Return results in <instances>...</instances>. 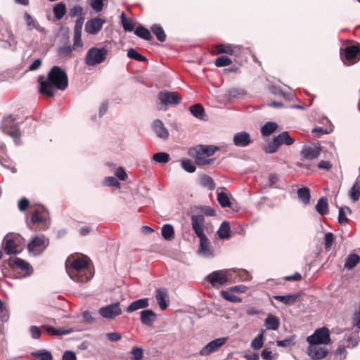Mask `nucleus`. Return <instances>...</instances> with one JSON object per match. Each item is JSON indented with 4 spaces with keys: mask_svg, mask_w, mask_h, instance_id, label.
<instances>
[{
    "mask_svg": "<svg viewBox=\"0 0 360 360\" xmlns=\"http://www.w3.org/2000/svg\"><path fill=\"white\" fill-rule=\"evenodd\" d=\"M134 34L145 40H150L152 38L150 31L142 25H139L136 28Z\"/></svg>",
    "mask_w": 360,
    "mask_h": 360,
    "instance_id": "a18cd8bd",
    "label": "nucleus"
},
{
    "mask_svg": "<svg viewBox=\"0 0 360 360\" xmlns=\"http://www.w3.org/2000/svg\"><path fill=\"white\" fill-rule=\"evenodd\" d=\"M158 99L164 105H178L181 103V98L176 91H161L158 94Z\"/></svg>",
    "mask_w": 360,
    "mask_h": 360,
    "instance_id": "9d476101",
    "label": "nucleus"
},
{
    "mask_svg": "<svg viewBox=\"0 0 360 360\" xmlns=\"http://www.w3.org/2000/svg\"><path fill=\"white\" fill-rule=\"evenodd\" d=\"M307 354L313 359H322L326 356L328 352L319 345H310L307 348Z\"/></svg>",
    "mask_w": 360,
    "mask_h": 360,
    "instance_id": "412c9836",
    "label": "nucleus"
},
{
    "mask_svg": "<svg viewBox=\"0 0 360 360\" xmlns=\"http://www.w3.org/2000/svg\"><path fill=\"white\" fill-rule=\"evenodd\" d=\"M217 51L220 53H227L231 56H236L234 49H239L238 46H233L231 44H219L216 46Z\"/></svg>",
    "mask_w": 360,
    "mask_h": 360,
    "instance_id": "4c0bfd02",
    "label": "nucleus"
},
{
    "mask_svg": "<svg viewBox=\"0 0 360 360\" xmlns=\"http://www.w3.org/2000/svg\"><path fill=\"white\" fill-rule=\"evenodd\" d=\"M245 91L240 88H232L227 92V95L230 98H240L245 96Z\"/></svg>",
    "mask_w": 360,
    "mask_h": 360,
    "instance_id": "603ef678",
    "label": "nucleus"
},
{
    "mask_svg": "<svg viewBox=\"0 0 360 360\" xmlns=\"http://www.w3.org/2000/svg\"><path fill=\"white\" fill-rule=\"evenodd\" d=\"M274 139L275 143L279 146L282 144L290 146L295 142L294 139L290 136L289 133L288 131H283V133L278 134V136H276Z\"/></svg>",
    "mask_w": 360,
    "mask_h": 360,
    "instance_id": "c85d7f7f",
    "label": "nucleus"
},
{
    "mask_svg": "<svg viewBox=\"0 0 360 360\" xmlns=\"http://www.w3.org/2000/svg\"><path fill=\"white\" fill-rule=\"evenodd\" d=\"M217 200L220 205L223 207H229L231 206V201L226 193L221 192L218 193Z\"/></svg>",
    "mask_w": 360,
    "mask_h": 360,
    "instance_id": "6e6d98bb",
    "label": "nucleus"
},
{
    "mask_svg": "<svg viewBox=\"0 0 360 360\" xmlns=\"http://www.w3.org/2000/svg\"><path fill=\"white\" fill-rule=\"evenodd\" d=\"M104 185L110 187H112L117 189H120L121 184L114 176H108L104 179Z\"/></svg>",
    "mask_w": 360,
    "mask_h": 360,
    "instance_id": "4d7b16f0",
    "label": "nucleus"
},
{
    "mask_svg": "<svg viewBox=\"0 0 360 360\" xmlns=\"http://www.w3.org/2000/svg\"><path fill=\"white\" fill-rule=\"evenodd\" d=\"M181 166L188 173H193L196 169L195 165L189 159H183L181 162Z\"/></svg>",
    "mask_w": 360,
    "mask_h": 360,
    "instance_id": "5fc2aeb1",
    "label": "nucleus"
},
{
    "mask_svg": "<svg viewBox=\"0 0 360 360\" xmlns=\"http://www.w3.org/2000/svg\"><path fill=\"white\" fill-rule=\"evenodd\" d=\"M8 264L13 269H19L24 272V274L20 276V278L28 277L33 273V269L32 266L27 262L21 258L15 257L13 259H10L8 260Z\"/></svg>",
    "mask_w": 360,
    "mask_h": 360,
    "instance_id": "6e6552de",
    "label": "nucleus"
},
{
    "mask_svg": "<svg viewBox=\"0 0 360 360\" xmlns=\"http://www.w3.org/2000/svg\"><path fill=\"white\" fill-rule=\"evenodd\" d=\"M105 22L104 19L95 18L87 20L85 25V31L90 34H98Z\"/></svg>",
    "mask_w": 360,
    "mask_h": 360,
    "instance_id": "2eb2a0df",
    "label": "nucleus"
},
{
    "mask_svg": "<svg viewBox=\"0 0 360 360\" xmlns=\"http://www.w3.org/2000/svg\"><path fill=\"white\" fill-rule=\"evenodd\" d=\"M352 212L351 209L349 207H341L339 208L338 212V222L340 224H344L348 221V218L347 217V213L350 214Z\"/></svg>",
    "mask_w": 360,
    "mask_h": 360,
    "instance_id": "09e8293b",
    "label": "nucleus"
},
{
    "mask_svg": "<svg viewBox=\"0 0 360 360\" xmlns=\"http://www.w3.org/2000/svg\"><path fill=\"white\" fill-rule=\"evenodd\" d=\"M152 127L158 137L163 139L168 138L169 131L162 120L159 119L154 120Z\"/></svg>",
    "mask_w": 360,
    "mask_h": 360,
    "instance_id": "4be33fe9",
    "label": "nucleus"
},
{
    "mask_svg": "<svg viewBox=\"0 0 360 360\" xmlns=\"http://www.w3.org/2000/svg\"><path fill=\"white\" fill-rule=\"evenodd\" d=\"M65 266L66 271L72 280L78 282L84 281L83 278L77 277V274L84 271L87 266L86 262L83 259L77 258L71 261L68 258L65 262Z\"/></svg>",
    "mask_w": 360,
    "mask_h": 360,
    "instance_id": "7ed1b4c3",
    "label": "nucleus"
},
{
    "mask_svg": "<svg viewBox=\"0 0 360 360\" xmlns=\"http://www.w3.org/2000/svg\"><path fill=\"white\" fill-rule=\"evenodd\" d=\"M232 60L226 56L218 57L215 60V65L217 67H224L231 65Z\"/></svg>",
    "mask_w": 360,
    "mask_h": 360,
    "instance_id": "e2e57ef3",
    "label": "nucleus"
},
{
    "mask_svg": "<svg viewBox=\"0 0 360 360\" xmlns=\"http://www.w3.org/2000/svg\"><path fill=\"white\" fill-rule=\"evenodd\" d=\"M299 297L298 294H289L286 295H274V299L278 300L279 302H283V304L291 305L295 304L297 298Z\"/></svg>",
    "mask_w": 360,
    "mask_h": 360,
    "instance_id": "c756f323",
    "label": "nucleus"
},
{
    "mask_svg": "<svg viewBox=\"0 0 360 360\" xmlns=\"http://www.w3.org/2000/svg\"><path fill=\"white\" fill-rule=\"evenodd\" d=\"M192 229L197 237L205 235L203 226L205 217L203 214H193L191 217Z\"/></svg>",
    "mask_w": 360,
    "mask_h": 360,
    "instance_id": "dca6fc26",
    "label": "nucleus"
},
{
    "mask_svg": "<svg viewBox=\"0 0 360 360\" xmlns=\"http://www.w3.org/2000/svg\"><path fill=\"white\" fill-rule=\"evenodd\" d=\"M169 159L170 158L168 153L165 152H158L153 155L152 162L165 164L169 161Z\"/></svg>",
    "mask_w": 360,
    "mask_h": 360,
    "instance_id": "c03bdc74",
    "label": "nucleus"
},
{
    "mask_svg": "<svg viewBox=\"0 0 360 360\" xmlns=\"http://www.w3.org/2000/svg\"><path fill=\"white\" fill-rule=\"evenodd\" d=\"M130 354L132 355L131 360H141L143 357V350L141 347H132Z\"/></svg>",
    "mask_w": 360,
    "mask_h": 360,
    "instance_id": "052dcab7",
    "label": "nucleus"
},
{
    "mask_svg": "<svg viewBox=\"0 0 360 360\" xmlns=\"http://www.w3.org/2000/svg\"><path fill=\"white\" fill-rule=\"evenodd\" d=\"M83 11V8L81 6L75 5L69 10L68 14L71 18H75L76 16H79V18L81 16H84Z\"/></svg>",
    "mask_w": 360,
    "mask_h": 360,
    "instance_id": "bf43d9fd",
    "label": "nucleus"
},
{
    "mask_svg": "<svg viewBox=\"0 0 360 360\" xmlns=\"http://www.w3.org/2000/svg\"><path fill=\"white\" fill-rule=\"evenodd\" d=\"M360 47L359 46H349L345 49H340V55L343 60L354 63L359 60Z\"/></svg>",
    "mask_w": 360,
    "mask_h": 360,
    "instance_id": "f8f14e48",
    "label": "nucleus"
},
{
    "mask_svg": "<svg viewBox=\"0 0 360 360\" xmlns=\"http://www.w3.org/2000/svg\"><path fill=\"white\" fill-rule=\"evenodd\" d=\"M189 110L192 115L195 117L205 120V113L203 107L200 104H195L190 107Z\"/></svg>",
    "mask_w": 360,
    "mask_h": 360,
    "instance_id": "2f4dec72",
    "label": "nucleus"
},
{
    "mask_svg": "<svg viewBox=\"0 0 360 360\" xmlns=\"http://www.w3.org/2000/svg\"><path fill=\"white\" fill-rule=\"evenodd\" d=\"M198 238H199L198 254L205 258H213L215 255L214 250L206 235Z\"/></svg>",
    "mask_w": 360,
    "mask_h": 360,
    "instance_id": "0eeeda50",
    "label": "nucleus"
},
{
    "mask_svg": "<svg viewBox=\"0 0 360 360\" xmlns=\"http://www.w3.org/2000/svg\"><path fill=\"white\" fill-rule=\"evenodd\" d=\"M158 316L152 309H143L140 313V321L143 325L152 327L157 321Z\"/></svg>",
    "mask_w": 360,
    "mask_h": 360,
    "instance_id": "6ab92c4d",
    "label": "nucleus"
},
{
    "mask_svg": "<svg viewBox=\"0 0 360 360\" xmlns=\"http://www.w3.org/2000/svg\"><path fill=\"white\" fill-rule=\"evenodd\" d=\"M161 233L162 237L167 240H171L174 238V229L173 226L169 224L162 226Z\"/></svg>",
    "mask_w": 360,
    "mask_h": 360,
    "instance_id": "58836bf2",
    "label": "nucleus"
},
{
    "mask_svg": "<svg viewBox=\"0 0 360 360\" xmlns=\"http://www.w3.org/2000/svg\"><path fill=\"white\" fill-rule=\"evenodd\" d=\"M49 240L44 235L35 236L27 244V249L30 252H36L40 250L43 252L49 245Z\"/></svg>",
    "mask_w": 360,
    "mask_h": 360,
    "instance_id": "ddd939ff",
    "label": "nucleus"
},
{
    "mask_svg": "<svg viewBox=\"0 0 360 360\" xmlns=\"http://www.w3.org/2000/svg\"><path fill=\"white\" fill-rule=\"evenodd\" d=\"M267 330H276L280 325L279 319L274 315L269 314L264 321Z\"/></svg>",
    "mask_w": 360,
    "mask_h": 360,
    "instance_id": "7c9ffc66",
    "label": "nucleus"
},
{
    "mask_svg": "<svg viewBox=\"0 0 360 360\" xmlns=\"http://www.w3.org/2000/svg\"><path fill=\"white\" fill-rule=\"evenodd\" d=\"M349 197L353 202L357 201L360 198V180L356 179L349 191Z\"/></svg>",
    "mask_w": 360,
    "mask_h": 360,
    "instance_id": "79ce46f5",
    "label": "nucleus"
},
{
    "mask_svg": "<svg viewBox=\"0 0 360 360\" xmlns=\"http://www.w3.org/2000/svg\"><path fill=\"white\" fill-rule=\"evenodd\" d=\"M307 341L310 345H327L330 341L329 330L326 327L318 328L307 337Z\"/></svg>",
    "mask_w": 360,
    "mask_h": 360,
    "instance_id": "20e7f679",
    "label": "nucleus"
},
{
    "mask_svg": "<svg viewBox=\"0 0 360 360\" xmlns=\"http://www.w3.org/2000/svg\"><path fill=\"white\" fill-rule=\"evenodd\" d=\"M264 331H262L251 342V347L255 350L259 349L263 346Z\"/></svg>",
    "mask_w": 360,
    "mask_h": 360,
    "instance_id": "864d4df0",
    "label": "nucleus"
},
{
    "mask_svg": "<svg viewBox=\"0 0 360 360\" xmlns=\"http://www.w3.org/2000/svg\"><path fill=\"white\" fill-rule=\"evenodd\" d=\"M1 129L5 134L8 135L13 139L15 145H19L20 143V130L16 127L11 118H8L4 121Z\"/></svg>",
    "mask_w": 360,
    "mask_h": 360,
    "instance_id": "423d86ee",
    "label": "nucleus"
},
{
    "mask_svg": "<svg viewBox=\"0 0 360 360\" xmlns=\"http://www.w3.org/2000/svg\"><path fill=\"white\" fill-rule=\"evenodd\" d=\"M40 84L39 92L47 97H53L54 89L64 91L68 86V77L66 72L60 67L55 65L49 70L46 79L41 75L38 77Z\"/></svg>",
    "mask_w": 360,
    "mask_h": 360,
    "instance_id": "f257e3e1",
    "label": "nucleus"
},
{
    "mask_svg": "<svg viewBox=\"0 0 360 360\" xmlns=\"http://www.w3.org/2000/svg\"><path fill=\"white\" fill-rule=\"evenodd\" d=\"M197 148L199 150H195L196 155H200V153H202L207 158L213 155L217 150H218L219 148L212 145H203L199 144L197 145Z\"/></svg>",
    "mask_w": 360,
    "mask_h": 360,
    "instance_id": "cd10ccee",
    "label": "nucleus"
},
{
    "mask_svg": "<svg viewBox=\"0 0 360 360\" xmlns=\"http://www.w3.org/2000/svg\"><path fill=\"white\" fill-rule=\"evenodd\" d=\"M120 18L124 30L125 32H132L134 30V24L131 21L127 20L124 12H122Z\"/></svg>",
    "mask_w": 360,
    "mask_h": 360,
    "instance_id": "8fccbe9b",
    "label": "nucleus"
},
{
    "mask_svg": "<svg viewBox=\"0 0 360 360\" xmlns=\"http://www.w3.org/2000/svg\"><path fill=\"white\" fill-rule=\"evenodd\" d=\"M127 57L131 59H134L137 61L143 62L146 61L147 58L146 56H143L140 53H139L136 49L131 48L127 51Z\"/></svg>",
    "mask_w": 360,
    "mask_h": 360,
    "instance_id": "3c124183",
    "label": "nucleus"
},
{
    "mask_svg": "<svg viewBox=\"0 0 360 360\" xmlns=\"http://www.w3.org/2000/svg\"><path fill=\"white\" fill-rule=\"evenodd\" d=\"M30 333L33 339L37 340L41 337V331L39 327L32 326L30 328Z\"/></svg>",
    "mask_w": 360,
    "mask_h": 360,
    "instance_id": "774afa93",
    "label": "nucleus"
},
{
    "mask_svg": "<svg viewBox=\"0 0 360 360\" xmlns=\"http://www.w3.org/2000/svg\"><path fill=\"white\" fill-rule=\"evenodd\" d=\"M149 306V298L145 297L132 302L126 309L127 312L132 313L139 309H146Z\"/></svg>",
    "mask_w": 360,
    "mask_h": 360,
    "instance_id": "5701e85b",
    "label": "nucleus"
},
{
    "mask_svg": "<svg viewBox=\"0 0 360 360\" xmlns=\"http://www.w3.org/2000/svg\"><path fill=\"white\" fill-rule=\"evenodd\" d=\"M99 314L105 319H114L116 316L122 314L120 303L116 302L99 309Z\"/></svg>",
    "mask_w": 360,
    "mask_h": 360,
    "instance_id": "1a4fd4ad",
    "label": "nucleus"
},
{
    "mask_svg": "<svg viewBox=\"0 0 360 360\" xmlns=\"http://www.w3.org/2000/svg\"><path fill=\"white\" fill-rule=\"evenodd\" d=\"M316 210L322 216L328 213V203L326 197H321L319 199L316 205Z\"/></svg>",
    "mask_w": 360,
    "mask_h": 360,
    "instance_id": "473e14b6",
    "label": "nucleus"
},
{
    "mask_svg": "<svg viewBox=\"0 0 360 360\" xmlns=\"http://www.w3.org/2000/svg\"><path fill=\"white\" fill-rule=\"evenodd\" d=\"M347 350L344 345H340L338 348L335 356L334 360H345L347 356Z\"/></svg>",
    "mask_w": 360,
    "mask_h": 360,
    "instance_id": "69168bd1",
    "label": "nucleus"
},
{
    "mask_svg": "<svg viewBox=\"0 0 360 360\" xmlns=\"http://www.w3.org/2000/svg\"><path fill=\"white\" fill-rule=\"evenodd\" d=\"M91 7L96 11L100 12L102 11L103 7V0H90Z\"/></svg>",
    "mask_w": 360,
    "mask_h": 360,
    "instance_id": "338daca9",
    "label": "nucleus"
},
{
    "mask_svg": "<svg viewBox=\"0 0 360 360\" xmlns=\"http://www.w3.org/2000/svg\"><path fill=\"white\" fill-rule=\"evenodd\" d=\"M297 196L299 200L304 205H308L310 202V190L307 187H302L297 190Z\"/></svg>",
    "mask_w": 360,
    "mask_h": 360,
    "instance_id": "e433bc0d",
    "label": "nucleus"
},
{
    "mask_svg": "<svg viewBox=\"0 0 360 360\" xmlns=\"http://www.w3.org/2000/svg\"><path fill=\"white\" fill-rule=\"evenodd\" d=\"M31 355L39 360H53L51 352L44 349L32 352Z\"/></svg>",
    "mask_w": 360,
    "mask_h": 360,
    "instance_id": "a19ab883",
    "label": "nucleus"
},
{
    "mask_svg": "<svg viewBox=\"0 0 360 360\" xmlns=\"http://www.w3.org/2000/svg\"><path fill=\"white\" fill-rule=\"evenodd\" d=\"M220 295L223 299L233 303H240L242 302L240 297L233 294V291L230 290V288L226 290H221Z\"/></svg>",
    "mask_w": 360,
    "mask_h": 360,
    "instance_id": "72a5a7b5",
    "label": "nucleus"
},
{
    "mask_svg": "<svg viewBox=\"0 0 360 360\" xmlns=\"http://www.w3.org/2000/svg\"><path fill=\"white\" fill-rule=\"evenodd\" d=\"M108 51L105 47H91L86 52L84 63L88 66H95L103 63Z\"/></svg>",
    "mask_w": 360,
    "mask_h": 360,
    "instance_id": "f03ea898",
    "label": "nucleus"
},
{
    "mask_svg": "<svg viewBox=\"0 0 360 360\" xmlns=\"http://www.w3.org/2000/svg\"><path fill=\"white\" fill-rule=\"evenodd\" d=\"M227 342L226 338H219L208 342L199 352L201 356H209L210 354L217 352Z\"/></svg>",
    "mask_w": 360,
    "mask_h": 360,
    "instance_id": "9b49d317",
    "label": "nucleus"
},
{
    "mask_svg": "<svg viewBox=\"0 0 360 360\" xmlns=\"http://www.w3.org/2000/svg\"><path fill=\"white\" fill-rule=\"evenodd\" d=\"M228 274L229 271L224 269L214 271L207 276L206 279L214 288L222 286L228 283V278L230 277Z\"/></svg>",
    "mask_w": 360,
    "mask_h": 360,
    "instance_id": "39448f33",
    "label": "nucleus"
},
{
    "mask_svg": "<svg viewBox=\"0 0 360 360\" xmlns=\"http://www.w3.org/2000/svg\"><path fill=\"white\" fill-rule=\"evenodd\" d=\"M295 335H291L290 337L286 338L284 340H277L276 345L278 347H287L290 345H294L295 344Z\"/></svg>",
    "mask_w": 360,
    "mask_h": 360,
    "instance_id": "13d9d810",
    "label": "nucleus"
},
{
    "mask_svg": "<svg viewBox=\"0 0 360 360\" xmlns=\"http://www.w3.org/2000/svg\"><path fill=\"white\" fill-rule=\"evenodd\" d=\"M54 16L57 20H60L66 13V7L65 4L60 2L53 7Z\"/></svg>",
    "mask_w": 360,
    "mask_h": 360,
    "instance_id": "de8ad7c7",
    "label": "nucleus"
},
{
    "mask_svg": "<svg viewBox=\"0 0 360 360\" xmlns=\"http://www.w3.org/2000/svg\"><path fill=\"white\" fill-rule=\"evenodd\" d=\"M195 150H198L197 146L190 148L188 151V155L194 158L195 164L198 165H208L214 161V158H208L202 153H200V155H196Z\"/></svg>",
    "mask_w": 360,
    "mask_h": 360,
    "instance_id": "f3484780",
    "label": "nucleus"
},
{
    "mask_svg": "<svg viewBox=\"0 0 360 360\" xmlns=\"http://www.w3.org/2000/svg\"><path fill=\"white\" fill-rule=\"evenodd\" d=\"M0 41H4V47L15 51L16 49V41L12 31L8 28L2 29L0 31Z\"/></svg>",
    "mask_w": 360,
    "mask_h": 360,
    "instance_id": "4468645a",
    "label": "nucleus"
},
{
    "mask_svg": "<svg viewBox=\"0 0 360 360\" xmlns=\"http://www.w3.org/2000/svg\"><path fill=\"white\" fill-rule=\"evenodd\" d=\"M321 151L319 146H304L300 155L302 160H314L319 156Z\"/></svg>",
    "mask_w": 360,
    "mask_h": 360,
    "instance_id": "a211bd4d",
    "label": "nucleus"
},
{
    "mask_svg": "<svg viewBox=\"0 0 360 360\" xmlns=\"http://www.w3.org/2000/svg\"><path fill=\"white\" fill-rule=\"evenodd\" d=\"M167 297V292L165 288H159L156 291V300L161 310H165L168 304L166 301Z\"/></svg>",
    "mask_w": 360,
    "mask_h": 360,
    "instance_id": "a878e982",
    "label": "nucleus"
},
{
    "mask_svg": "<svg viewBox=\"0 0 360 360\" xmlns=\"http://www.w3.org/2000/svg\"><path fill=\"white\" fill-rule=\"evenodd\" d=\"M4 250L7 255H18L20 253L18 248V245L17 242L13 238H8L6 236L4 238Z\"/></svg>",
    "mask_w": 360,
    "mask_h": 360,
    "instance_id": "b1692460",
    "label": "nucleus"
},
{
    "mask_svg": "<svg viewBox=\"0 0 360 360\" xmlns=\"http://www.w3.org/2000/svg\"><path fill=\"white\" fill-rule=\"evenodd\" d=\"M42 328L50 335L53 336H58L63 335H68L73 332V329L72 328H56L50 325H44L42 326Z\"/></svg>",
    "mask_w": 360,
    "mask_h": 360,
    "instance_id": "393cba45",
    "label": "nucleus"
},
{
    "mask_svg": "<svg viewBox=\"0 0 360 360\" xmlns=\"http://www.w3.org/2000/svg\"><path fill=\"white\" fill-rule=\"evenodd\" d=\"M278 127L274 122H269L264 124L261 128V133L264 136H267L274 133Z\"/></svg>",
    "mask_w": 360,
    "mask_h": 360,
    "instance_id": "37998d69",
    "label": "nucleus"
},
{
    "mask_svg": "<svg viewBox=\"0 0 360 360\" xmlns=\"http://www.w3.org/2000/svg\"><path fill=\"white\" fill-rule=\"evenodd\" d=\"M237 282L248 281L251 279V275L248 271L243 269H237Z\"/></svg>",
    "mask_w": 360,
    "mask_h": 360,
    "instance_id": "680f3d73",
    "label": "nucleus"
},
{
    "mask_svg": "<svg viewBox=\"0 0 360 360\" xmlns=\"http://www.w3.org/2000/svg\"><path fill=\"white\" fill-rule=\"evenodd\" d=\"M25 20L30 30L35 29L41 33L46 34V30L41 27L37 21L34 20L28 13H25Z\"/></svg>",
    "mask_w": 360,
    "mask_h": 360,
    "instance_id": "bb28decb",
    "label": "nucleus"
},
{
    "mask_svg": "<svg viewBox=\"0 0 360 360\" xmlns=\"http://www.w3.org/2000/svg\"><path fill=\"white\" fill-rule=\"evenodd\" d=\"M200 184L202 186L206 187L210 190H213L215 188V184L213 179L207 174H202L200 176Z\"/></svg>",
    "mask_w": 360,
    "mask_h": 360,
    "instance_id": "49530a36",
    "label": "nucleus"
},
{
    "mask_svg": "<svg viewBox=\"0 0 360 360\" xmlns=\"http://www.w3.org/2000/svg\"><path fill=\"white\" fill-rule=\"evenodd\" d=\"M359 262L360 257L355 253H352L346 258L345 268L351 270L354 268Z\"/></svg>",
    "mask_w": 360,
    "mask_h": 360,
    "instance_id": "f704fd0d",
    "label": "nucleus"
},
{
    "mask_svg": "<svg viewBox=\"0 0 360 360\" xmlns=\"http://www.w3.org/2000/svg\"><path fill=\"white\" fill-rule=\"evenodd\" d=\"M150 30L159 41L164 42L166 40L165 32L160 25L154 24L151 26Z\"/></svg>",
    "mask_w": 360,
    "mask_h": 360,
    "instance_id": "c9c22d12",
    "label": "nucleus"
},
{
    "mask_svg": "<svg viewBox=\"0 0 360 360\" xmlns=\"http://www.w3.org/2000/svg\"><path fill=\"white\" fill-rule=\"evenodd\" d=\"M334 243V236L330 232H327L324 236V247L326 250H330Z\"/></svg>",
    "mask_w": 360,
    "mask_h": 360,
    "instance_id": "0e129e2a",
    "label": "nucleus"
},
{
    "mask_svg": "<svg viewBox=\"0 0 360 360\" xmlns=\"http://www.w3.org/2000/svg\"><path fill=\"white\" fill-rule=\"evenodd\" d=\"M233 142L236 146L244 148L251 143L252 139L250 134L243 131L234 134Z\"/></svg>",
    "mask_w": 360,
    "mask_h": 360,
    "instance_id": "aec40b11",
    "label": "nucleus"
},
{
    "mask_svg": "<svg viewBox=\"0 0 360 360\" xmlns=\"http://www.w3.org/2000/svg\"><path fill=\"white\" fill-rule=\"evenodd\" d=\"M217 234L220 239H226L230 237V225L227 221H223L219 229L217 230Z\"/></svg>",
    "mask_w": 360,
    "mask_h": 360,
    "instance_id": "ea45409f",
    "label": "nucleus"
}]
</instances>
